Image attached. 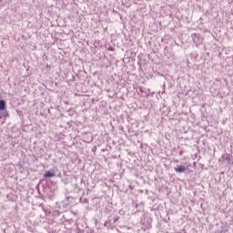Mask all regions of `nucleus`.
Segmentation results:
<instances>
[{
	"label": "nucleus",
	"instance_id": "10",
	"mask_svg": "<svg viewBox=\"0 0 233 233\" xmlns=\"http://www.w3.org/2000/svg\"><path fill=\"white\" fill-rule=\"evenodd\" d=\"M1 117H2V116H0V119H1Z\"/></svg>",
	"mask_w": 233,
	"mask_h": 233
},
{
	"label": "nucleus",
	"instance_id": "1",
	"mask_svg": "<svg viewBox=\"0 0 233 233\" xmlns=\"http://www.w3.org/2000/svg\"><path fill=\"white\" fill-rule=\"evenodd\" d=\"M191 37L194 43H197V45H199V43H203V38H201V36H199V35L198 34H193Z\"/></svg>",
	"mask_w": 233,
	"mask_h": 233
},
{
	"label": "nucleus",
	"instance_id": "3",
	"mask_svg": "<svg viewBox=\"0 0 233 233\" xmlns=\"http://www.w3.org/2000/svg\"><path fill=\"white\" fill-rule=\"evenodd\" d=\"M6 110V102L5 100H0V111Z\"/></svg>",
	"mask_w": 233,
	"mask_h": 233
},
{
	"label": "nucleus",
	"instance_id": "5",
	"mask_svg": "<svg viewBox=\"0 0 233 233\" xmlns=\"http://www.w3.org/2000/svg\"><path fill=\"white\" fill-rule=\"evenodd\" d=\"M222 159H225L226 161H230V156L228 154H223Z\"/></svg>",
	"mask_w": 233,
	"mask_h": 233
},
{
	"label": "nucleus",
	"instance_id": "4",
	"mask_svg": "<svg viewBox=\"0 0 233 233\" xmlns=\"http://www.w3.org/2000/svg\"><path fill=\"white\" fill-rule=\"evenodd\" d=\"M56 177V174L52 171H46L44 174V177Z\"/></svg>",
	"mask_w": 233,
	"mask_h": 233
},
{
	"label": "nucleus",
	"instance_id": "6",
	"mask_svg": "<svg viewBox=\"0 0 233 233\" xmlns=\"http://www.w3.org/2000/svg\"><path fill=\"white\" fill-rule=\"evenodd\" d=\"M2 116H4V117H8V111H4Z\"/></svg>",
	"mask_w": 233,
	"mask_h": 233
},
{
	"label": "nucleus",
	"instance_id": "8",
	"mask_svg": "<svg viewBox=\"0 0 233 233\" xmlns=\"http://www.w3.org/2000/svg\"><path fill=\"white\" fill-rule=\"evenodd\" d=\"M84 232H85L84 230L77 229V233H84Z\"/></svg>",
	"mask_w": 233,
	"mask_h": 233
},
{
	"label": "nucleus",
	"instance_id": "2",
	"mask_svg": "<svg viewBox=\"0 0 233 233\" xmlns=\"http://www.w3.org/2000/svg\"><path fill=\"white\" fill-rule=\"evenodd\" d=\"M185 170H187V167L185 166H177V167H175V172H177V174H183Z\"/></svg>",
	"mask_w": 233,
	"mask_h": 233
},
{
	"label": "nucleus",
	"instance_id": "9",
	"mask_svg": "<svg viewBox=\"0 0 233 233\" xmlns=\"http://www.w3.org/2000/svg\"><path fill=\"white\" fill-rule=\"evenodd\" d=\"M107 223H108V222H106L105 225L106 226Z\"/></svg>",
	"mask_w": 233,
	"mask_h": 233
},
{
	"label": "nucleus",
	"instance_id": "7",
	"mask_svg": "<svg viewBox=\"0 0 233 233\" xmlns=\"http://www.w3.org/2000/svg\"><path fill=\"white\" fill-rule=\"evenodd\" d=\"M119 221V217H116L113 220V223H117Z\"/></svg>",
	"mask_w": 233,
	"mask_h": 233
}]
</instances>
